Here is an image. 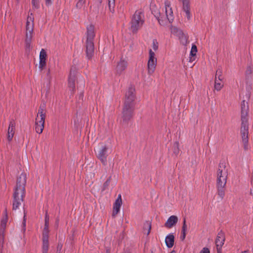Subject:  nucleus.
Returning <instances> with one entry per match:
<instances>
[{
	"instance_id": "obj_31",
	"label": "nucleus",
	"mask_w": 253,
	"mask_h": 253,
	"mask_svg": "<svg viewBox=\"0 0 253 253\" xmlns=\"http://www.w3.org/2000/svg\"><path fill=\"white\" fill-rule=\"evenodd\" d=\"M158 42L157 40H153L152 43V47L154 50L156 51L158 49Z\"/></svg>"
},
{
	"instance_id": "obj_16",
	"label": "nucleus",
	"mask_w": 253,
	"mask_h": 253,
	"mask_svg": "<svg viewBox=\"0 0 253 253\" xmlns=\"http://www.w3.org/2000/svg\"><path fill=\"white\" fill-rule=\"evenodd\" d=\"M224 241L225 237L223 233L222 232L218 233L215 240V244L218 253H219L220 250L224 244Z\"/></svg>"
},
{
	"instance_id": "obj_21",
	"label": "nucleus",
	"mask_w": 253,
	"mask_h": 253,
	"mask_svg": "<svg viewBox=\"0 0 253 253\" xmlns=\"http://www.w3.org/2000/svg\"><path fill=\"white\" fill-rule=\"evenodd\" d=\"M174 237L172 234H169L165 239V243L167 246L170 248L174 245Z\"/></svg>"
},
{
	"instance_id": "obj_27",
	"label": "nucleus",
	"mask_w": 253,
	"mask_h": 253,
	"mask_svg": "<svg viewBox=\"0 0 253 253\" xmlns=\"http://www.w3.org/2000/svg\"><path fill=\"white\" fill-rule=\"evenodd\" d=\"M41 0H32V6L36 9H38L40 7V3Z\"/></svg>"
},
{
	"instance_id": "obj_33",
	"label": "nucleus",
	"mask_w": 253,
	"mask_h": 253,
	"mask_svg": "<svg viewBox=\"0 0 253 253\" xmlns=\"http://www.w3.org/2000/svg\"><path fill=\"white\" fill-rule=\"evenodd\" d=\"M120 209L118 208H115L113 207V210L112 212V216L115 217L116 215L119 213L120 211Z\"/></svg>"
},
{
	"instance_id": "obj_8",
	"label": "nucleus",
	"mask_w": 253,
	"mask_h": 253,
	"mask_svg": "<svg viewBox=\"0 0 253 253\" xmlns=\"http://www.w3.org/2000/svg\"><path fill=\"white\" fill-rule=\"evenodd\" d=\"M133 105L127 104L124 103V106L122 110V119L124 124H127L128 122L132 118L133 115V112L135 108Z\"/></svg>"
},
{
	"instance_id": "obj_12",
	"label": "nucleus",
	"mask_w": 253,
	"mask_h": 253,
	"mask_svg": "<svg viewBox=\"0 0 253 253\" xmlns=\"http://www.w3.org/2000/svg\"><path fill=\"white\" fill-rule=\"evenodd\" d=\"M223 79L222 70L218 68L216 71L214 79V88L217 91H219L222 88L223 86V84L222 82Z\"/></svg>"
},
{
	"instance_id": "obj_23",
	"label": "nucleus",
	"mask_w": 253,
	"mask_h": 253,
	"mask_svg": "<svg viewBox=\"0 0 253 253\" xmlns=\"http://www.w3.org/2000/svg\"><path fill=\"white\" fill-rule=\"evenodd\" d=\"M122 205V196H121V194H119L118 195L117 199L116 200V201L114 204L113 207L118 208L120 209Z\"/></svg>"
},
{
	"instance_id": "obj_13",
	"label": "nucleus",
	"mask_w": 253,
	"mask_h": 253,
	"mask_svg": "<svg viewBox=\"0 0 253 253\" xmlns=\"http://www.w3.org/2000/svg\"><path fill=\"white\" fill-rule=\"evenodd\" d=\"M76 76V71L75 69H71L68 78V86L70 90L74 91L75 89V80Z\"/></svg>"
},
{
	"instance_id": "obj_15",
	"label": "nucleus",
	"mask_w": 253,
	"mask_h": 253,
	"mask_svg": "<svg viewBox=\"0 0 253 253\" xmlns=\"http://www.w3.org/2000/svg\"><path fill=\"white\" fill-rule=\"evenodd\" d=\"M165 13L166 16V20L171 23L173 20V12L171 7L170 6V2L169 1H165Z\"/></svg>"
},
{
	"instance_id": "obj_37",
	"label": "nucleus",
	"mask_w": 253,
	"mask_h": 253,
	"mask_svg": "<svg viewBox=\"0 0 253 253\" xmlns=\"http://www.w3.org/2000/svg\"><path fill=\"white\" fill-rule=\"evenodd\" d=\"M84 3V1H78L76 4V6L77 7L80 8L82 6Z\"/></svg>"
},
{
	"instance_id": "obj_47",
	"label": "nucleus",
	"mask_w": 253,
	"mask_h": 253,
	"mask_svg": "<svg viewBox=\"0 0 253 253\" xmlns=\"http://www.w3.org/2000/svg\"><path fill=\"white\" fill-rule=\"evenodd\" d=\"M79 1H84L83 0H79Z\"/></svg>"
},
{
	"instance_id": "obj_5",
	"label": "nucleus",
	"mask_w": 253,
	"mask_h": 253,
	"mask_svg": "<svg viewBox=\"0 0 253 253\" xmlns=\"http://www.w3.org/2000/svg\"><path fill=\"white\" fill-rule=\"evenodd\" d=\"M144 23V15L142 10H136L133 15L130 22V30L133 33H136L142 27Z\"/></svg>"
},
{
	"instance_id": "obj_36",
	"label": "nucleus",
	"mask_w": 253,
	"mask_h": 253,
	"mask_svg": "<svg viewBox=\"0 0 253 253\" xmlns=\"http://www.w3.org/2000/svg\"><path fill=\"white\" fill-rule=\"evenodd\" d=\"M200 253H210L209 249L207 248H204L200 252Z\"/></svg>"
},
{
	"instance_id": "obj_20",
	"label": "nucleus",
	"mask_w": 253,
	"mask_h": 253,
	"mask_svg": "<svg viewBox=\"0 0 253 253\" xmlns=\"http://www.w3.org/2000/svg\"><path fill=\"white\" fill-rule=\"evenodd\" d=\"M182 3L183 10L185 12L188 19H189L191 16L189 0H182Z\"/></svg>"
},
{
	"instance_id": "obj_35",
	"label": "nucleus",
	"mask_w": 253,
	"mask_h": 253,
	"mask_svg": "<svg viewBox=\"0 0 253 253\" xmlns=\"http://www.w3.org/2000/svg\"><path fill=\"white\" fill-rule=\"evenodd\" d=\"M110 180H111V177H110L106 181V182L104 183L103 184V189H105L108 186V185H109L110 184Z\"/></svg>"
},
{
	"instance_id": "obj_2",
	"label": "nucleus",
	"mask_w": 253,
	"mask_h": 253,
	"mask_svg": "<svg viewBox=\"0 0 253 253\" xmlns=\"http://www.w3.org/2000/svg\"><path fill=\"white\" fill-rule=\"evenodd\" d=\"M241 134L242 138V142L244 145V148L245 150L249 149V125H248V111L249 107L248 102L243 100L241 105Z\"/></svg>"
},
{
	"instance_id": "obj_19",
	"label": "nucleus",
	"mask_w": 253,
	"mask_h": 253,
	"mask_svg": "<svg viewBox=\"0 0 253 253\" xmlns=\"http://www.w3.org/2000/svg\"><path fill=\"white\" fill-rule=\"evenodd\" d=\"M127 66V62L125 60H121L118 63L116 67V72L118 74H121L124 71Z\"/></svg>"
},
{
	"instance_id": "obj_25",
	"label": "nucleus",
	"mask_w": 253,
	"mask_h": 253,
	"mask_svg": "<svg viewBox=\"0 0 253 253\" xmlns=\"http://www.w3.org/2000/svg\"><path fill=\"white\" fill-rule=\"evenodd\" d=\"M173 153L175 155V156H177L179 152V143L178 142H174L173 145Z\"/></svg>"
},
{
	"instance_id": "obj_18",
	"label": "nucleus",
	"mask_w": 253,
	"mask_h": 253,
	"mask_svg": "<svg viewBox=\"0 0 253 253\" xmlns=\"http://www.w3.org/2000/svg\"><path fill=\"white\" fill-rule=\"evenodd\" d=\"M178 220V218L176 215L170 216L165 223V226L167 228H171L176 225Z\"/></svg>"
},
{
	"instance_id": "obj_32",
	"label": "nucleus",
	"mask_w": 253,
	"mask_h": 253,
	"mask_svg": "<svg viewBox=\"0 0 253 253\" xmlns=\"http://www.w3.org/2000/svg\"><path fill=\"white\" fill-rule=\"evenodd\" d=\"M4 213H5V217L4 218H3L1 220V225L2 226H5L6 223V222H7V210H6V209L5 210Z\"/></svg>"
},
{
	"instance_id": "obj_26",
	"label": "nucleus",
	"mask_w": 253,
	"mask_h": 253,
	"mask_svg": "<svg viewBox=\"0 0 253 253\" xmlns=\"http://www.w3.org/2000/svg\"><path fill=\"white\" fill-rule=\"evenodd\" d=\"M46 52L44 49H42L40 54V60H46Z\"/></svg>"
},
{
	"instance_id": "obj_22",
	"label": "nucleus",
	"mask_w": 253,
	"mask_h": 253,
	"mask_svg": "<svg viewBox=\"0 0 253 253\" xmlns=\"http://www.w3.org/2000/svg\"><path fill=\"white\" fill-rule=\"evenodd\" d=\"M151 229V223L149 221H146L143 224V230L144 234L148 235Z\"/></svg>"
},
{
	"instance_id": "obj_30",
	"label": "nucleus",
	"mask_w": 253,
	"mask_h": 253,
	"mask_svg": "<svg viewBox=\"0 0 253 253\" xmlns=\"http://www.w3.org/2000/svg\"><path fill=\"white\" fill-rule=\"evenodd\" d=\"M46 65V60H40L39 68L42 70Z\"/></svg>"
},
{
	"instance_id": "obj_34",
	"label": "nucleus",
	"mask_w": 253,
	"mask_h": 253,
	"mask_svg": "<svg viewBox=\"0 0 253 253\" xmlns=\"http://www.w3.org/2000/svg\"><path fill=\"white\" fill-rule=\"evenodd\" d=\"M187 230V225L186 224V220L185 219H184L183 222V225L182 227V233L185 232Z\"/></svg>"
},
{
	"instance_id": "obj_29",
	"label": "nucleus",
	"mask_w": 253,
	"mask_h": 253,
	"mask_svg": "<svg viewBox=\"0 0 253 253\" xmlns=\"http://www.w3.org/2000/svg\"><path fill=\"white\" fill-rule=\"evenodd\" d=\"M197 52V48L196 45H193L190 52V55H191L192 56H195Z\"/></svg>"
},
{
	"instance_id": "obj_4",
	"label": "nucleus",
	"mask_w": 253,
	"mask_h": 253,
	"mask_svg": "<svg viewBox=\"0 0 253 253\" xmlns=\"http://www.w3.org/2000/svg\"><path fill=\"white\" fill-rule=\"evenodd\" d=\"M87 39L86 41V55L88 59H90L94 54L93 40L95 37L94 27L90 24L87 27Z\"/></svg>"
},
{
	"instance_id": "obj_10",
	"label": "nucleus",
	"mask_w": 253,
	"mask_h": 253,
	"mask_svg": "<svg viewBox=\"0 0 253 253\" xmlns=\"http://www.w3.org/2000/svg\"><path fill=\"white\" fill-rule=\"evenodd\" d=\"M157 65V59L155 58V54L152 49L149 51V60L147 63L148 73L152 74L156 69Z\"/></svg>"
},
{
	"instance_id": "obj_38",
	"label": "nucleus",
	"mask_w": 253,
	"mask_h": 253,
	"mask_svg": "<svg viewBox=\"0 0 253 253\" xmlns=\"http://www.w3.org/2000/svg\"><path fill=\"white\" fill-rule=\"evenodd\" d=\"M79 99L83 101L84 100V94L83 92H81L79 95Z\"/></svg>"
},
{
	"instance_id": "obj_40",
	"label": "nucleus",
	"mask_w": 253,
	"mask_h": 253,
	"mask_svg": "<svg viewBox=\"0 0 253 253\" xmlns=\"http://www.w3.org/2000/svg\"><path fill=\"white\" fill-rule=\"evenodd\" d=\"M45 4L46 5H49L50 4H51L52 3V1L51 0H45Z\"/></svg>"
},
{
	"instance_id": "obj_7",
	"label": "nucleus",
	"mask_w": 253,
	"mask_h": 253,
	"mask_svg": "<svg viewBox=\"0 0 253 253\" xmlns=\"http://www.w3.org/2000/svg\"><path fill=\"white\" fill-rule=\"evenodd\" d=\"M46 116V110L43 107L40 106L35 120V130L38 133L42 132Z\"/></svg>"
},
{
	"instance_id": "obj_48",
	"label": "nucleus",
	"mask_w": 253,
	"mask_h": 253,
	"mask_svg": "<svg viewBox=\"0 0 253 253\" xmlns=\"http://www.w3.org/2000/svg\"><path fill=\"white\" fill-rule=\"evenodd\" d=\"M49 74V70H48V73H47V75Z\"/></svg>"
},
{
	"instance_id": "obj_39",
	"label": "nucleus",
	"mask_w": 253,
	"mask_h": 253,
	"mask_svg": "<svg viewBox=\"0 0 253 253\" xmlns=\"http://www.w3.org/2000/svg\"><path fill=\"white\" fill-rule=\"evenodd\" d=\"M185 237H186V233L185 232L182 233V235L180 237L181 240L183 241L185 239Z\"/></svg>"
},
{
	"instance_id": "obj_6",
	"label": "nucleus",
	"mask_w": 253,
	"mask_h": 253,
	"mask_svg": "<svg viewBox=\"0 0 253 253\" xmlns=\"http://www.w3.org/2000/svg\"><path fill=\"white\" fill-rule=\"evenodd\" d=\"M34 17L32 13L28 15L26 25L25 44L27 49H30L33 38Z\"/></svg>"
},
{
	"instance_id": "obj_43",
	"label": "nucleus",
	"mask_w": 253,
	"mask_h": 253,
	"mask_svg": "<svg viewBox=\"0 0 253 253\" xmlns=\"http://www.w3.org/2000/svg\"><path fill=\"white\" fill-rule=\"evenodd\" d=\"M0 238L3 241L4 240V235L3 234H2L1 235H0Z\"/></svg>"
},
{
	"instance_id": "obj_49",
	"label": "nucleus",
	"mask_w": 253,
	"mask_h": 253,
	"mask_svg": "<svg viewBox=\"0 0 253 253\" xmlns=\"http://www.w3.org/2000/svg\"><path fill=\"white\" fill-rule=\"evenodd\" d=\"M151 253H153V251H151Z\"/></svg>"
},
{
	"instance_id": "obj_17",
	"label": "nucleus",
	"mask_w": 253,
	"mask_h": 253,
	"mask_svg": "<svg viewBox=\"0 0 253 253\" xmlns=\"http://www.w3.org/2000/svg\"><path fill=\"white\" fill-rule=\"evenodd\" d=\"M15 123L13 120L10 121L7 131V140L11 141L15 133Z\"/></svg>"
},
{
	"instance_id": "obj_14",
	"label": "nucleus",
	"mask_w": 253,
	"mask_h": 253,
	"mask_svg": "<svg viewBox=\"0 0 253 253\" xmlns=\"http://www.w3.org/2000/svg\"><path fill=\"white\" fill-rule=\"evenodd\" d=\"M108 148L106 146H104L98 152L97 158L100 160L103 165H107V151Z\"/></svg>"
},
{
	"instance_id": "obj_1",
	"label": "nucleus",
	"mask_w": 253,
	"mask_h": 253,
	"mask_svg": "<svg viewBox=\"0 0 253 253\" xmlns=\"http://www.w3.org/2000/svg\"><path fill=\"white\" fill-rule=\"evenodd\" d=\"M26 183V176L25 174L22 173L18 177L16 185L13 193V210H17L23 201L25 195V185Z\"/></svg>"
},
{
	"instance_id": "obj_24",
	"label": "nucleus",
	"mask_w": 253,
	"mask_h": 253,
	"mask_svg": "<svg viewBox=\"0 0 253 253\" xmlns=\"http://www.w3.org/2000/svg\"><path fill=\"white\" fill-rule=\"evenodd\" d=\"M115 5V0H108V7L109 10L113 13L114 12V7Z\"/></svg>"
},
{
	"instance_id": "obj_45",
	"label": "nucleus",
	"mask_w": 253,
	"mask_h": 253,
	"mask_svg": "<svg viewBox=\"0 0 253 253\" xmlns=\"http://www.w3.org/2000/svg\"><path fill=\"white\" fill-rule=\"evenodd\" d=\"M241 253H250L249 251H242Z\"/></svg>"
},
{
	"instance_id": "obj_28",
	"label": "nucleus",
	"mask_w": 253,
	"mask_h": 253,
	"mask_svg": "<svg viewBox=\"0 0 253 253\" xmlns=\"http://www.w3.org/2000/svg\"><path fill=\"white\" fill-rule=\"evenodd\" d=\"M155 16L157 18L158 20L159 23L161 25H164L165 24L164 20L162 19V17H161V15L160 13H157L155 15Z\"/></svg>"
},
{
	"instance_id": "obj_9",
	"label": "nucleus",
	"mask_w": 253,
	"mask_h": 253,
	"mask_svg": "<svg viewBox=\"0 0 253 253\" xmlns=\"http://www.w3.org/2000/svg\"><path fill=\"white\" fill-rule=\"evenodd\" d=\"M49 218L47 214L45 215V227L44 230L42 234V253H47L48 250V222Z\"/></svg>"
},
{
	"instance_id": "obj_41",
	"label": "nucleus",
	"mask_w": 253,
	"mask_h": 253,
	"mask_svg": "<svg viewBox=\"0 0 253 253\" xmlns=\"http://www.w3.org/2000/svg\"><path fill=\"white\" fill-rule=\"evenodd\" d=\"M247 73L250 74L252 73V68L251 67H248L247 70Z\"/></svg>"
},
{
	"instance_id": "obj_3",
	"label": "nucleus",
	"mask_w": 253,
	"mask_h": 253,
	"mask_svg": "<svg viewBox=\"0 0 253 253\" xmlns=\"http://www.w3.org/2000/svg\"><path fill=\"white\" fill-rule=\"evenodd\" d=\"M228 176V169L225 163H220L217 172V189L219 196L223 199L225 195V187Z\"/></svg>"
},
{
	"instance_id": "obj_42",
	"label": "nucleus",
	"mask_w": 253,
	"mask_h": 253,
	"mask_svg": "<svg viewBox=\"0 0 253 253\" xmlns=\"http://www.w3.org/2000/svg\"><path fill=\"white\" fill-rule=\"evenodd\" d=\"M25 217V215L24 216V217ZM22 224H23L24 228H25V226H26V221H25V218H24V221H23ZM24 230H25V228H24Z\"/></svg>"
},
{
	"instance_id": "obj_11",
	"label": "nucleus",
	"mask_w": 253,
	"mask_h": 253,
	"mask_svg": "<svg viewBox=\"0 0 253 253\" xmlns=\"http://www.w3.org/2000/svg\"><path fill=\"white\" fill-rule=\"evenodd\" d=\"M135 88L132 86L128 88L125 95V104L135 105V100L136 99Z\"/></svg>"
},
{
	"instance_id": "obj_44",
	"label": "nucleus",
	"mask_w": 253,
	"mask_h": 253,
	"mask_svg": "<svg viewBox=\"0 0 253 253\" xmlns=\"http://www.w3.org/2000/svg\"><path fill=\"white\" fill-rule=\"evenodd\" d=\"M193 56L191 57L190 58V59H189V61H190V62H193V61L194 60V59H193Z\"/></svg>"
},
{
	"instance_id": "obj_46",
	"label": "nucleus",
	"mask_w": 253,
	"mask_h": 253,
	"mask_svg": "<svg viewBox=\"0 0 253 253\" xmlns=\"http://www.w3.org/2000/svg\"><path fill=\"white\" fill-rule=\"evenodd\" d=\"M123 253H131L129 251H125Z\"/></svg>"
}]
</instances>
